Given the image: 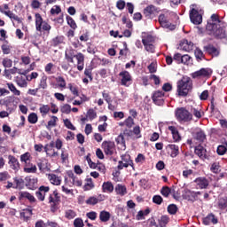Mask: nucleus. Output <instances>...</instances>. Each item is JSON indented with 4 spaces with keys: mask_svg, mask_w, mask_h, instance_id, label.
Returning a JSON list of instances; mask_svg holds the SVG:
<instances>
[{
    "mask_svg": "<svg viewBox=\"0 0 227 227\" xmlns=\"http://www.w3.org/2000/svg\"><path fill=\"white\" fill-rule=\"evenodd\" d=\"M51 188L49 186H41L38 192H35V196L39 201H43L45 200L46 192H49Z\"/></svg>",
    "mask_w": 227,
    "mask_h": 227,
    "instance_id": "obj_18",
    "label": "nucleus"
},
{
    "mask_svg": "<svg viewBox=\"0 0 227 227\" xmlns=\"http://www.w3.org/2000/svg\"><path fill=\"white\" fill-rule=\"evenodd\" d=\"M119 79L121 86L129 88L132 84V75L127 70H123L119 73Z\"/></svg>",
    "mask_w": 227,
    "mask_h": 227,
    "instance_id": "obj_7",
    "label": "nucleus"
},
{
    "mask_svg": "<svg viewBox=\"0 0 227 227\" xmlns=\"http://www.w3.org/2000/svg\"><path fill=\"white\" fill-rule=\"evenodd\" d=\"M48 180L50 184H51L52 185H61V182H62L61 176L56 174H49Z\"/></svg>",
    "mask_w": 227,
    "mask_h": 227,
    "instance_id": "obj_22",
    "label": "nucleus"
},
{
    "mask_svg": "<svg viewBox=\"0 0 227 227\" xmlns=\"http://www.w3.org/2000/svg\"><path fill=\"white\" fill-rule=\"evenodd\" d=\"M125 127H127L128 129H132V127H134V118H132V116H129L125 121Z\"/></svg>",
    "mask_w": 227,
    "mask_h": 227,
    "instance_id": "obj_56",
    "label": "nucleus"
},
{
    "mask_svg": "<svg viewBox=\"0 0 227 227\" xmlns=\"http://www.w3.org/2000/svg\"><path fill=\"white\" fill-rule=\"evenodd\" d=\"M157 7L154 5H148L145 10H144V14L147 19H152V15H155L157 13Z\"/></svg>",
    "mask_w": 227,
    "mask_h": 227,
    "instance_id": "obj_27",
    "label": "nucleus"
},
{
    "mask_svg": "<svg viewBox=\"0 0 227 227\" xmlns=\"http://www.w3.org/2000/svg\"><path fill=\"white\" fill-rule=\"evenodd\" d=\"M212 173H219V171H221V166H219V163L217 162H215L211 165V168H210Z\"/></svg>",
    "mask_w": 227,
    "mask_h": 227,
    "instance_id": "obj_61",
    "label": "nucleus"
},
{
    "mask_svg": "<svg viewBox=\"0 0 227 227\" xmlns=\"http://www.w3.org/2000/svg\"><path fill=\"white\" fill-rule=\"evenodd\" d=\"M218 207L221 210H226L227 212V197L226 198H222L218 201Z\"/></svg>",
    "mask_w": 227,
    "mask_h": 227,
    "instance_id": "obj_47",
    "label": "nucleus"
},
{
    "mask_svg": "<svg viewBox=\"0 0 227 227\" xmlns=\"http://www.w3.org/2000/svg\"><path fill=\"white\" fill-rule=\"evenodd\" d=\"M168 130H170L172 134V137L176 143H178L182 141V137L180 136V133L178 132V129L175 126H169Z\"/></svg>",
    "mask_w": 227,
    "mask_h": 227,
    "instance_id": "obj_24",
    "label": "nucleus"
},
{
    "mask_svg": "<svg viewBox=\"0 0 227 227\" xmlns=\"http://www.w3.org/2000/svg\"><path fill=\"white\" fill-rule=\"evenodd\" d=\"M14 182L16 184L15 186H13V189H22L24 187V179H14Z\"/></svg>",
    "mask_w": 227,
    "mask_h": 227,
    "instance_id": "obj_60",
    "label": "nucleus"
},
{
    "mask_svg": "<svg viewBox=\"0 0 227 227\" xmlns=\"http://www.w3.org/2000/svg\"><path fill=\"white\" fill-rule=\"evenodd\" d=\"M68 89L74 97H79V89L74 83H68Z\"/></svg>",
    "mask_w": 227,
    "mask_h": 227,
    "instance_id": "obj_44",
    "label": "nucleus"
},
{
    "mask_svg": "<svg viewBox=\"0 0 227 227\" xmlns=\"http://www.w3.org/2000/svg\"><path fill=\"white\" fill-rule=\"evenodd\" d=\"M190 20L192 22V24L198 26L203 22V17L200 14V12H198V10L192 8L190 11Z\"/></svg>",
    "mask_w": 227,
    "mask_h": 227,
    "instance_id": "obj_11",
    "label": "nucleus"
},
{
    "mask_svg": "<svg viewBox=\"0 0 227 227\" xmlns=\"http://www.w3.org/2000/svg\"><path fill=\"white\" fill-rule=\"evenodd\" d=\"M16 83L20 86V88H27V78L17 76Z\"/></svg>",
    "mask_w": 227,
    "mask_h": 227,
    "instance_id": "obj_35",
    "label": "nucleus"
},
{
    "mask_svg": "<svg viewBox=\"0 0 227 227\" xmlns=\"http://www.w3.org/2000/svg\"><path fill=\"white\" fill-rule=\"evenodd\" d=\"M114 191V185H113V183L107 181L104 182L102 184V192H106L108 194H111Z\"/></svg>",
    "mask_w": 227,
    "mask_h": 227,
    "instance_id": "obj_30",
    "label": "nucleus"
},
{
    "mask_svg": "<svg viewBox=\"0 0 227 227\" xmlns=\"http://www.w3.org/2000/svg\"><path fill=\"white\" fill-rule=\"evenodd\" d=\"M64 125L69 130H75V126H74V124H72V121H70V120H68V119L64 120Z\"/></svg>",
    "mask_w": 227,
    "mask_h": 227,
    "instance_id": "obj_62",
    "label": "nucleus"
},
{
    "mask_svg": "<svg viewBox=\"0 0 227 227\" xmlns=\"http://www.w3.org/2000/svg\"><path fill=\"white\" fill-rule=\"evenodd\" d=\"M148 214H150V210L148 208L145 209V210L138 211V213L137 215V221H143V219H145V216L148 215Z\"/></svg>",
    "mask_w": 227,
    "mask_h": 227,
    "instance_id": "obj_46",
    "label": "nucleus"
},
{
    "mask_svg": "<svg viewBox=\"0 0 227 227\" xmlns=\"http://www.w3.org/2000/svg\"><path fill=\"white\" fill-rule=\"evenodd\" d=\"M20 200H28V201H30V203H35L36 201V199L35 198V196L31 195V193L27 192H20Z\"/></svg>",
    "mask_w": 227,
    "mask_h": 227,
    "instance_id": "obj_31",
    "label": "nucleus"
},
{
    "mask_svg": "<svg viewBox=\"0 0 227 227\" xmlns=\"http://www.w3.org/2000/svg\"><path fill=\"white\" fill-rule=\"evenodd\" d=\"M200 192H194L191 190H184V196L188 201H194L200 196Z\"/></svg>",
    "mask_w": 227,
    "mask_h": 227,
    "instance_id": "obj_19",
    "label": "nucleus"
},
{
    "mask_svg": "<svg viewBox=\"0 0 227 227\" xmlns=\"http://www.w3.org/2000/svg\"><path fill=\"white\" fill-rule=\"evenodd\" d=\"M192 113L195 116V118H198V120H200V118H203V116L205 115V112H203L201 109L197 108L192 109Z\"/></svg>",
    "mask_w": 227,
    "mask_h": 227,
    "instance_id": "obj_49",
    "label": "nucleus"
},
{
    "mask_svg": "<svg viewBox=\"0 0 227 227\" xmlns=\"http://www.w3.org/2000/svg\"><path fill=\"white\" fill-rule=\"evenodd\" d=\"M75 56H77V54H75V50L74 49L66 50L65 59H67L68 63H74V58H75Z\"/></svg>",
    "mask_w": 227,
    "mask_h": 227,
    "instance_id": "obj_28",
    "label": "nucleus"
},
{
    "mask_svg": "<svg viewBox=\"0 0 227 227\" xmlns=\"http://www.w3.org/2000/svg\"><path fill=\"white\" fill-rule=\"evenodd\" d=\"M77 214L75 213V211L72 210V209H68L65 212V218L66 219H74L76 217Z\"/></svg>",
    "mask_w": 227,
    "mask_h": 227,
    "instance_id": "obj_50",
    "label": "nucleus"
},
{
    "mask_svg": "<svg viewBox=\"0 0 227 227\" xmlns=\"http://www.w3.org/2000/svg\"><path fill=\"white\" fill-rule=\"evenodd\" d=\"M1 13H4V15H6V17H9L11 20H16L19 24H22V20L19 18L15 13H13L12 11H5L2 7H0Z\"/></svg>",
    "mask_w": 227,
    "mask_h": 227,
    "instance_id": "obj_17",
    "label": "nucleus"
},
{
    "mask_svg": "<svg viewBox=\"0 0 227 227\" xmlns=\"http://www.w3.org/2000/svg\"><path fill=\"white\" fill-rule=\"evenodd\" d=\"M2 65L3 67H4V68H12L13 65V60H12L11 59L5 58L2 61Z\"/></svg>",
    "mask_w": 227,
    "mask_h": 227,
    "instance_id": "obj_54",
    "label": "nucleus"
},
{
    "mask_svg": "<svg viewBox=\"0 0 227 227\" xmlns=\"http://www.w3.org/2000/svg\"><path fill=\"white\" fill-rule=\"evenodd\" d=\"M36 165L34 164H30V165H27L24 168V172L25 173H36Z\"/></svg>",
    "mask_w": 227,
    "mask_h": 227,
    "instance_id": "obj_53",
    "label": "nucleus"
},
{
    "mask_svg": "<svg viewBox=\"0 0 227 227\" xmlns=\"http://www.w3.org/2000/svg\"><path fill=\"white\" fill-rule=\"evenodd\" d=\"M25 182L27 189H31L33 191L38 187V178L36 177L27 176L25 178Z\"/></svg>",
    "mask_w": 227,
    "mask_h": 227,
    "instance_id": "obj_16",
    "label": "nucleus"
},
{
    "mask_svg": "<svg viewBox=\"0 0 227 227\" xmlns=\"http://www.w3.org/2000/svg\"><path fill=\"white\" fill-rule=\"evenodd\" d=\"M57 121H58V118L55 115H52L51 119L48 121L47 129L56 127Z\"/></svg>",
    "mask_w": 227,
    "mask_h": 227,
    "instance_id": "obj_59",
    "label": "nucleus"
},
{
    "mask_svg": "<svg viewBox=\"0 0 227 227\" xmlns=\"http://www.w3.org/2000/svg\"><path fill=\"white\" fill-rule=\"evenodd\" d=\"M28 123H32V125H35V123L38 122V114H36L35 113H31L28 117Z\"/></svg>",
    "mask_w": 227,
    "mask_h": 227,
    "instance_id": "obj_48",
    "label": "nucleus"
},
{
    "mask_svg": "<svg viewBox=\"0 0 227 227\" xmlns=\"http://www.w3.org/2000/svg\"><path fill=\"white\" fill-rule=\"evenodd\" d=\"M74 227H84V222H82V218H75L74 221Z\"/></svg>",
    "mask_w": 227,
    "mask_h": 227,
    "instance_id": "obj_64",
    "label": "nucleus"
},
{
    "mask_svg": "<svg viewBox=\"0 0 227 227\" xmlns=\"http://www.w3.org/2000/svg\"><path fill=\"white\" fill-rule=\"evenodd\" d=\"M44 152L49 157H58L59 155V153L56 152L54 148L48 147L46 145H44Z\"/></svg>",
    "mask_w": 227,
    "mask_h": 227,
    "instance_id": "obj_36",
    "label": "nucleus"
},
{
    "mask_svg": "<svg viewBox=\"0 0 227 227\" xmlns=\"http://www.w3.org/2000/svg\"><path fill=\"white\" fill-rule=\"evenodd\" d=\"M91 189H95V184L91 177H87L85 179V184L83 185V191H91Z\"/></svg>",
    "mask_w": 227,
    "mask_h": 227,
    "instance_id": "obj_32",
    "label": "nucleus"
},
{
    "mask_svg": "<svg viewBox=\"0 0 227 227\" xmlns=\"http://www.w3.org/2000/svg\"><path fill=\"white\" fill-rule=\"evenodd\" d=\"M197 189H207L208 187V179L206 177H198L194 180Z\"/></svg>",
    "mask_w": 227,
    "mask_h": 227,
    "instance_id": "obj_20",
    "label": "nucleus"
},
{
    "mask_svg": "<svg viewBox=\"0 0 227 227\" xmlns=\"http://www.w3.org/2000/svg\"><path fill=\"white\" fill-rule=\"evenodd\" d=\"M176 88L178 97H187L192 90V80L189 76H183L181 80L177 81Z\"/></svg>",
    "mask_w": 227,
    "mask_h": 227,
    "instance_id": "obj_2",
    "label": "nucleus"
},
{
    "mask_svg": "<svg viewBox=\"0 0 227 227\" xmlns=\"http://www.w3.org/2000/svg\"><path fill=\"white\" fill-rule=\"evenodd\" d=\"M7 87L13 95H15L16 97H20V90H17V87H15L13 83L8 82Z\"/></svg>",
    "mask_w": 227,
    "mask_h": 227,
    "instance_id": "obj_41",
    "label": "nucleus"
},
{
    "mask_svg": "<svg viewBox=\"0 0 227 227\" xmlns=\"http://www.w3.org/2000/svg\"><path fill=\"white\" fill-rule=\"evenodd\" d=\"M99 219L101 223H107L111 219V213L106 210L101 211L99 213Z\"/></svg>",
    "mask_w": 227,
    "mask_h": 227,
    "instance_id": "obj_34",
    "label": "nucleus"
},
{
    "mask_svg": "<svg viewBox=\"0 0 227 227\" xmlns=\"http://www.w3.org/2000/svg\"><path fill=\"white\" fill-rule=\"evenodd\" d=\"M37 167L41 173H47V171H51V167L49 162L46 160H42L37 163Z\"/></svg>",
    "mask_w": 227,
    "mask_h": 227,
    "instance_id": "obj_29",
    "label": "nucleus"
},
{
    "mask_svg": "<svg viewBox=\"0 0 227 227\" xmlns=\"http://www.w3.org/2000/svg\"><path fill=\"white\" fill-rule=\"evenodd\" d=\"M173 17H176V13L171 11H163L159 15L158 21L161 27L173 31V29H175V25L171 24V19H173Z\"/></svg>",
    "mask_w": 227,
    "mask_h": 227,
    "instance_id": "obj_3",
    "label": "nucleus"
},
{
    "mask_svg": "<svg viewBox=\"0 0 227 227\" xmlns=\"http://www.w3.org/2000/svg\"><path fill=\"white\" fill-rule=\"evenodd\" d=\"M121 160H119L117 168L118 169H123V168H129V166H131V168H134V161L130 159V154L125 153L121 156Z\"/></svg>",
    "mask_w": 227,
    "mask_h": 227,
    "instance_id": "obj_8",
    "label": "nucleus"
},
{
    "mask_svg": "<svg viewBox=\"0 0 227 227\" xmlns=\"http://www.w3.org/2000/svg\"><path fill=\"white\" fill-rule=\"evenodd\" d=\"M9 166L14 171H19V169H20V165L19 164V160H17V158H15L14 156H12V155L9 156Z\"/></svg>",
    "mask_w": 227,
    "mask_h": 227,
    "instance_id": "obj_25",
    "label": "nucleus"
},
{
    "mask_svg": "<svg viewBox=\"0 0 227 227\" xmlns=\"http://www.w3.org/2000/svg\"><path fill=\"white\" fill-rule=\"evenodd\" d=\"M35 19L36 31H38L39 33H49V31H51V26L47 23V21L43 20V18H42V15L40 13H35Z\"/></svg>",
    "mask_w": 227,
    "mask_h": 227,
    "instance_id": "obj_5",
    "label": "nucleus"
},
{
    "mask_svg": "<svg viewBox=\"0 0 227 227\" xmlns=\"http://www.w3.org/2000/svg\"><path fill=\"white\" fill-rule=\"evenodd\" d=\"M33 216V210L31 209H24L20 213V217L22 219V221H25V223H27L29 219Z\"/></svg>",
    "mask_w": 227,
    "mask_h": 227,
    "instance_id": "obj_26",
    "label": "nucleus"
},
{
    "mask_svg": "<svg viewBox=\"0 0 227 227\" xmlns=\"http://www.w3.org/2000/svg\"><path fill=\"white\" fill-rule=\"evenodd\" d=\"M193 137L197 139V141H205L207 136L205 135V132L201 129H198Z\"/></svg>",
    "mask_w": 227,
    "mask_h": 227,
    "instance_id": "obj_39",
    "label": "nucleus"
},
{
    "mask_svg": "<svg viewBox=\"0 0 227 227\" xmlns=\"http://www.w3.org/2000/svg\"><path fill=\"white\" fill-rule=\"evenodd\" d=\"M65 42V36L58 35L57 37L53 38L51 41V45L53 47H58V45H61Z\"/></svg>",
    "mask_w": 227,
    "mask_h": 227,
    "instance_id": "obj_38",
    "label": "nucleus"
},
{
    "mask_svg": "<svg viewBox=\"0 0 227 227\" xmlns=\"http://www.w3.org/2000/svg\"><path fill=\"white\" fill-rule=\"evenodd\" d=\"M49 111H51V106H49V105H41L39 107V112L43 117L47 116V114H49Z\"/></svg>",
    "mask_w": 227,
    "mask_h": 227,
    "instance_id": "obj_40",
    "label": "nucleus"
},
{
    "mask_svg": "<svg viewBox=\"0 0 227 227\" xmlns=\"http://www.w3.org/2000/svg\"><path fill=\"white\" fill-rule=\"evenodd\" d=\"M97 203H98V199L97 197H90L86 200L87 205H97Z\"/></svg>",
    "mask_w": 227,
    "mask_h": 227,
    "instance_id": "obj_63",
    "label": "nucleus"
},
{
    "mask_svg": "<svg viewBox=\"0 0 227 227\" xmlns=\"http://www.w3.org/2000/svg\"><path fill=\"white\" fill-rule=\"evenodd\" d=\"M48 203L51 205V212H57L58 211V203H59V196H58V193L54 192L52 194H51L48 198Z\"/></svg>",
    "mask_w": 227,
    "mask_h": 227,
    "instance_id": "obj_10",
    "label": "nucleus"
},
{
    "mask_svg": "<svg viewBox=\"0 0 227 227\" xmlns=\"http://www.w3.org/2000/svg\"><path fill=\"white\" fill-rule=\"evenodd\" d=\"M217 217H215V215L212 213L203 218V224H205V226H210V224H217Z\"/></svg>",
    "mask_w": 227,
    "mask_h": 227,
    "instance_id": "obj_21",
    "label": "nucleus"
},
{
    "mask_svg": "<svg viewBox=\"0 0 227 227\" xmlns=\"http://www.w3.org/2000/svg\"><path fill=\"white\" fill-rule=\"evenodd\" d=\"M18 105L19 99L15 96H7L0 99V106H4L9 113H15Z\"/></svg>",
    "mask_w": 227,
    "mask_h": 227,
    "instance_id": "obj_4",
    "label": "nucleus"
},
{
    "mask_svg": "<svg viewBox=\"0 0 227 227\" xmlns=\"http://www.w3.org/2000/svg\"><path fill=\"white\" fill-rule=\"evenodd\" d=\"M154 42H155V38L153 37V35H150L143 37L142 39L143 45L152 44Z\"/></svg>",
    "mask_w": 227,
    "mask_h": 227,
    "instance_id": "obj_43",
    "label": "nucleus"
},
{
    "mask_svg": "<svg viewBox=\"0 0 227 227\" xmlns=\"http://www.w3.org/2000/svg\"><path fill=\"white\" fill-rule=\"evenodd\" d=\"M181 63L184 65H191L192 63V58L189 55H183Z\"/></svg>",
    "mask_w": 227,
    "mask_h": 227,
    "instance_id": "obj_58",
    "label": "nucleus"
},
{
    "mask_svg": "<svg viewBox=\"0 0 227 227\" xmlns=\"http://www.w3.org/2000/svg\"><path fill=\"white\" fill-rule=\"evenodd\" d=\"M102 148L106 155L112 156L116 153V145L113 141H104L102 143Z\"/></svg>",
    "mask_w": 227,
    "mask_h": 227,
    "instance_id": "obj_9",
    "label": "nucleus"
},
{
    "mask_svg": "<svg viewBox=\"0 0 227 227\" xmlns=\"http://www.w3.org/2000/svg\"><path fill=\"white\" fill-rule=\"evenodd\" d=\"M115 192L119 194V196H125V194H127V187L123 184H117L115 186Z\"/></svg>",
    "mask_w": 227,
    "mask_h": 227,
    "instance_id": "obj_37",
    "label": "nucleus"
},
{
    "mask_svg": "<svg viewBox=\"0 0 227 227\" xmlns=\"http://www.w3.org/2000/svg\"><path fill=\"white\" fill-rule=\"evenodd\" d=\"M66 20H67L68 26L71 27V29L75 31V29H77V23H75V20H74V18H72L70 16H67Z\"/></svg>",
    "mask_w": 227,
    "mask_h": 227,
    "instance_id": "obj_45",
    "label": "nucleus"
},
{
    "mask_svg": "<svg viewBox=\"0 0 227 227\" xmlns=\"http://www.w3.org/2000/svg\"><path fill=\"white\" fill-rule=\"evenodd\" d=\"M179 49L181 51H185V52H191V51L194 49V43L187 39H184L180 43Z\"/></svg>",
    "mask_w": 227,
    "mask_h": 227,
    "instance_id": "obj_15",
    "label": "nucleus"
},
{
    "mask_svg": "<svg viewBox=\"0 0 227 227\" xmlns=\"http://www.w3.org/2000/svg\"><path fill=\"white\" fill-rule=\"evenodd\" d=\"M210 75H212V69L210 68H201L192 74L193 79H196V77H210Z\"/></svg>",
    "mask_w": 227,
    "mask_h": 227,
    "instance_id": "obj_14",
    "label": "nucleus"
},
{
    "mask_svg": "<svg viewBox=\"0 0 227 227\" xmlns=\"http://www.w3.org/2000/svg\"><path fill=\"white\" fill-rule=\"evenodd\" d=\"M168 212L171 215H175V214H176V212H178V207H176V205H175V204H170L168 207Z\"/></svg>",
    "mask_w": 227,
    "mask_h": 227,
    "instance_id": "obj_55",
    "label": "nucleus"
},
{
    "mask_svg": "<svg viewBox=\"0 0 227 227\" xmlns=\"http://www.w3.org/2000/svg\"><path fill=\"white\" fill-rule=\"evenodd\" d=\"M55 81L57 82V88H60L61 90L67 89V80L63 76H58Z\"/></svg>",
    "mask_w": 227,
    "mask_h": 227,
    "instance_id": "obj_33",
    "label": "nucleus"
},
{
    "mask_svg": "<svg viewBox=\"0 0 227 227\" xmlns=\"http://www.w3.org/2000/svg\"><path fill=\"white\" fill-rule=\"evenodd\" d=\"M195 154L200 157V159H202V160H205L207 159V149L203 147V145H197L195 147Z\"/></svg>",
    "mask_w": 227,
    "mask_h": 227,
    "instance_id": "obj_23",
    "label": "nucleus"
},
{
    "mask_svg": "<svg viewBox=\"0 0 227 227\" xmlns=\"http://www.w3.org/2000/svg\"><path fill=\"white\" fill-rule=\"evenodd\" d=\"M165 150L172 159L178 157L180 153V147L175 144H169L165 147Z\"/></svg>",
    "mask_w": 227,
    "mask_h": 227,
    "instance_id": "obj_12",
    "label": "nucleus"
},
{
    "mask_svg": "<svg viewBox=\"0 0 227 227\" xmlns=\"http://www.w3.org/2000/svg\"><path fill=\"white\" fill-rule=\"evenodd\" d=\"M85 159H86V160L88 162L89 167L91 169H97L98 168V165L91 160V158L90 157V155H87L85 157Z\"/></svg>",
    "mask_w": 227,
    "mask_h": 227,
    "instance_id": "obj_57",
    "label": "nucleus"
},
{
    "mask_svg": "<svg viewBox=\"0 0 227 227\" xmlns=\"http://www.w3.org/2000/svg\"><path fill=\"white\" fill-rule=\"evenodd\" d=\"M212 22H207L206 26L207 31H209L211 35H214L215 38H226V23L222 20H219V16L217 14L211 15Z\"/></svg>",
    "mask_w": 227,
    "mask_h": 227,
    "instance_id": "obj_1",
    "label": "nucleus"
},
{
    "mask_svg": "<svg viewBox=\"0 0 227 227\" xmlns=\"http://www.w3.org/2000/svg\"><path fill=\"white\" fill-rule=\"evenodd\" d=\"M208 54H210L213 57H217L219 56V50L214 46H208L207 49Z\"/></svg>",
    "mask_w": 227,
    "mask_h": 227,
    "instance_id": "obj_51",
    "label": "nucleus"
},
{
    "mask_svg": "<svg viewBox=\"0 0 227 227\" xmlns=\"http://www.w3.org/2000/svg\"><path fill=\"white\" fill-rule=\"evenodd\" d=\"M153 102H154L156 106H162L164 104V91H155L153 95Z\"/></svg>",
    "mask_w": 227,
    "mask_h": 227,
    "instance_id": "obj_13",
    "label": "nucleus"
},
{
    "mask_svg": "<svg viewBox=\"0 0 227 227\" xmlns=\"http://www.w3.org/2000/svg\"><path fill=\"white\" fill-rule=\"evenodd\" d=\"M87 118H89V121H93V120L97 119V111L93 108H90L86 113Z\"/></svg>",
    "mask_w": 227,
    "mask_h": 227,
    "instance_id": "obj_42",
    "label": "nucleus"
},
{
    "mask_svg": "<svg viewBox=\"0 0 227 227\" xmlns=\"http://www.w3.org/2000/svg\"><path fill=\"white\" fill-rule=\"evenodd\" d=\"M176 118L178 121H191L192 120V114L184 107L177 108L176 110Z\"/></svg>",
    "mask_w": 227,
    "mask_h": 227,
    "instance_id": "obj_6",
    "label": "nucleus"
},
{
    "mask_svg": "<svg viewBox=\"0 0 227 227\" xmlns=\"http://www.w3.org/2000/svg\"><path fill=\"white\" fill-rule=\"evenodd\" d=\"M38 90H47V76L43 75L39 82Z\"/></svg>",
    "mask_w": 227,
    "mask_h": 227,
    "instance_id": "obj_52",
    "label": "nucleus"
}]
</instances>
